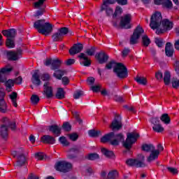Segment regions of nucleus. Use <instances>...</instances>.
Returning <instances> with one entry per match:
<instances>
[{
	"mask_svg": "<svg viewBox=\"0 0 179 179\" xmlns=\"http://www.w3.org/2000/svg\"><path fill=\"white\" fill-rule=\"evenodd\" d=\"M114 65L115 66L113 69V72L116 73L118 78H120V79L127 78L128 70L122 63H115L114 60H112L106 64L105 68L106 69H112Z\"/></svg>",
	"mask_w": 179,
	"mask_h": 179,
	"instance_id": "obj_1",
	"label": "nucleus"
},
{
	"mask_svg": "<svg viewBox=\"0 0 179 179\" xmlns=\"http://www.w3.org/2000/svg\"><path fill=\"white\" fill-rule=\"evenodd\" d=\"M1 122L0 136L3 139H7L9 136V128L11 131H16V122L15 121H10L8 117H3Z\"/></svg>",
	"mask_w": 179,
	"mask_h": 179,
	"instance_id": "obj_2",
	"label": "nucleus"
},
{
	"mask_svg": "<svg viewBox=\"0 0 179 179\" xmlns=\"http://www.w3.org/2000/svg\"><path fill=\"white\" fill-rule=\"evenodd\" d=\"M34 29H36L41 34L48 36L52 31V24L45 22V20H38L34 23Z\"/></svg>",
	"mask_w": 179,
	"mask_h": 179,
	"instance_id": "obj_3",
	"label": "nucleus"
},
{
	"mask_svg": "<svg viewBox=\"0 0 179 179\" xmlns=\"http://www.w3.org/2000/svg\"><path fill=\"white\" fill-rule=\"evenodd\" d=\"M3 36L7 37L6 45L8 48H15V37H16V29H11L2 31Z\"/></svg>",
	"mask_w": 179,
	"mask_h": 179,
	"instance_id": "obj_4",
	"label": "nucleus"
},
{
	"mask_svg": "<svg viewBox=\"0 0 179 179\" xmlns=\"http://www.w3.org/2000/svg\"><path fill=\"white\" fill-rule=\"evenodd\" d=\"M142 150L144 152H150L149 157L147 158V162L151 163L159 157V151L155 150V146L152 144H143L141 147Z\"/></svg>",
	"mask_w": 179,
	"mask_h": 179,
	"instance_id": "obj_5",
	"label": "nucleus"
},
{
	"mask_svg": "<svg viewBox=\"0 0 179 179\" xmlns=\"http://www.w3.org/2000/svg\"><path fill=\"white\" fill-rule=\"evenodd\" d=\"M127 166H131L134 167H146V164H145V156L140 154L137 159H129L126 161Z\"/></svg>",
	"mask_w": 179,
	"mask_h": 179,
	"instance_id": "obj_6",
	"label": "nucleus"
},
{
	"mask_svg": "<svg viewBox=\"0 0 179 179\" xmlns=\"http://www.w3.org/2000/svg\"><path fill=\"white\" fill-rule=\"evenodd\" d=\"M138 138H139V134L131 132L127 134V138L126 141L123 142V146L127 150H129L132 148V145L138 141Z\"/></svg>",
	"mask_w": 179,
	"mask_h": 179,
	"instance_id": "obj_7",
	"label": "nucleus"
},
{
	"mask_svg": "<svg viewBox=\"0 0 179 179\" xmlns=\"http://www.w3.org/2000/svg\"><path fill=\"white\" fill-rule=\"evenodd\" d=\"M162 20H163V17H162V13L160 12H155L150 19V27L152 30H156V29L160 27L162 24Z\"/></svg>",
	"mask_w": 179,
	"mask_h": 179,
	"instance_id": "obj_8",
	"label": "nucleus"
},
{
	"mask_svg": "<svg viewBox=\"0 0 179 179\" xmlns=\"http://www.w3.org/2000/svg\"><path fill=\"white\" fill-rule=\"evenodd\" d=\"M55 169L62 173H68L72 169V164L66 161H60L55 164Z\"/></svg>",
	"mask_w": 179,
	"mask_h": 179,
	"instance_id": "obj_9",
	"label": "nucleus"
},
{
	"mask_svg": "<svg viewBox=\"0 0 179 179\" xmlns=\"http://www.w3.org/2000/svg\"><path fill=\"white\" fill-rule=\"evenodd\" d=\"M143 28L141 27H137L136 29L134 30L133 35L130 38V44L134 45V44H137L138 40L141 38V36L142 34L144 33Z\"/></svg>",
	"mask_w": 179,
	"mask_h": 179,
	"instance_id": "obj_10",
	"label": "nucleus"
},
{
	"mask_svg": "<svg viewBox=\"0 0 179 179\" xmlns=\"http://www.w3.org/2000/svg\"><path fill=\"white\" fill-rule=\"evenodd\" d=\"M8 112V105L5 101V90L0 88V113H5Z\"/></svg>",
	"mask_w": 179,
	"mask_h": 179,
	"instance_id": "obj_11",
	"label": "nucleus"
},
{
	"mask_svg": "<svg viewBox=\"0 0 179 179\" xmlns=\"http://www.w3.org/2000/svg\"><path fill=\"white\" fill-rule=\"evenodd\" d=\"M112 131H120L122 128V122L121 121V117L118 115H115V118L110 125Z\"/></svg>",
	"mask_w": 179,
	"mask_h": 179,
	"instance_id": "obj_12",
	"label": "nucleus"
},
{
	"mask_svg": "<svg viewBox=\"0 0 179 179\" xmlns=\"http://www.w3.org/2000/svg\"><path fill=\"white\" fill-rule=\"evenodd\" d=\"M162 29H161L157 30V33H158V34H163L164 31H167L168 30H171V29H173L174 27V24L168 19H165L162 21Z\"/></svg>",
	"mask_w": 179,
	"mask_h": 179,
	"instance_id": "obj_13",
	"label": "nucleus"
},
{
	"mask_svg": "<svg viewBox=\"0 0 179 179\" xmlns=\"http://www.w3.org/2000/svg\"><path fill=\"white\" fill-rule=\"evenodd\" d=\"M43 94L47 99L54 97V91L50 82H46L43 85Z\"/></svg>",
	"mask_w": 179,
	"mask_h": 179,
	"instance_id": "obj_14",
	"label": "nucleus"
},
{
	"mask_svg": "<svg viewBox=\"0 0 179 179\" xmlns=\"http://www.w3.org/2000/svg\"><path fill=\"white\" fill-rule=\"evenodd\" d=\"M131 16L130 14H127L124 16L122 17L120 21V26L122 29H131L129 23H131Z\"/></svg>",
	"mask_w": 179,
	"mask_h": 179,
	"instance_id": "obj_15",
	"label": "nucleus"
},
{
	"mask_svg": "<svg viewBox=\"0 0 179 179\" xmlns=\"http://www.w3.org/2000/svg\"><path fill=\"white\" fill-rule=\"evenodd\" d=\"M20 55H22V49H18L16 52H8L7 53L8 59L10 61H17Z\"/></svg>",
	"mask_w": 179,
	"mask_h": 179,
	"instance_id": "obj_16",
	"label": "nucleus"
},
{
	"mask_svg": "<svg viewBox=\"0 0 179 179\" xmlns=\"http://www.w3.org/2000/svg\"><path fill=\"white\" fill-rule=\"evenodd\" d=\"M12 67H4L0 70V82H6V76L12 71Z\"/></svg>",
	"mask_w": 179,
	"mask_h": 179,
	"instance_id": "obj_17",
	"label": "nucleus"
},
{
	"mask_svg": "<svg viewBox=\"0 0 179 179\" xmlns=\"http://www.w3.org/2000/svg\"><path fill=\"white\" fill-rule=\"evenodd\" d=\"M82 50H83V45L78 43L73 45V47L69 50V52L70 55H75L76 54H79Z\"/></svg>",
	"mask_w": 179,
	"mask_h": 179,
	"instance_id": "obj_18",
	"label": "nucleus"
},
{
	"mask_svg": "<svg viewBox=\"0 0 179 179\" xmlns=\"http://www.w3.org/2000/svg\"><path fill=\"white\" fill-rule=\"evenodd\" d=\"M108 55H107V53H106L105 52H101L98 54V55H96V59H98V62H99V64H106V62H107V61H108Z\"/></svg>",
	"mask_w": 179,
	"mask_h": 179,
	"instance_id": "obj_19",
	"label": "nucleus"
},
{
	"mask_svg": "<svg viewBox=\"0 0 179 179\" xmlns=\"http://www.w3.org/2000/svg\"><path fill=\"white\" fill-rule=\"evenodd\" d=\"M41 141L43 143H48V145H54L55 143V138L50 135H44L41 138Z\"/></svg>",
	"mask_w": 179,
	"mask_h": 179,
	"instance_id": "obj_20",
	"label": "nucleus"
},
{
	"mask_svg": "<svg viewBox=\"0 0 179 179\" xmlns=\"http://www.w3.org/2000/svg\"><path fill=\"white\" fill-rule=\"evenodd\" d=\"M48 130L56 136H59L61 135V129L57 124L49 126Z\"/></svg>",
	"mask_w": 179,
	"mask_h": 179,
	"instance_id": "obj_21",
	"label": "nucleus"
},
{
	"mask_svg": "<svg viewBox=\"0 0 179 179\" xmlns=\"http://www.w3.org/2000/svg\"><path fill=\"white\" fill-rule=\"evenodd\" d=\"M24 164H26V156L23 154L18 155L15 166L22 167V166H24Z\"/></svg>",
	"mask_w": 179,
	"mask_h": 179,
	"instance_id": "obj_22",
	"label": "nucleus"
},
{
	"mask_svg": "<svg viewBox=\"0 0 179 179\" xmlns=\"http://www.w3.org/2000/svg\"><path fill=\"white\" fill-rule=\"evenodd\" d=\"M115 138L110 142V145L117 146L119 145L120 142L124 141V135L122 134H118L114 136Z\"/></svg>",
	"mask_w": 179,
	"mask_h": 179,
	"instance_id": "obj_23",
	"label": "nucleus"
},
{
	"mask_svg": "<svg viewBox=\"0 0 179 179\" xmlns=\"http://www.w3.org/2000/svg\"><path fill=\"white\" fill-rule=\"evenodd\" d=\"M114 132H110L101 138V143H107V142L111 143L113 139H114Z\"/></svg>",
	"mask_w": 179,
	"mask_h": 179,
	"instance_id": "obj_24",
	"label": "nucleus"
},
{
	"mask_svg": "<svg viewBox=\"0 0 179 179\" xmlns=\"http://www.w3.org/2000/svg\"><path fill=\"white\" fill-rule=\"evenodd\" d=\"M165 52L167 57H173V55L174 54V48H173V45H171V43H166L165 47Z\"/></svg>",
	"mask_w": 179,
	"mask_h": 179,
	"instance_id": "obj_25",
	"label": "nucleus"
},
{
	"mask_svg": "<svg viewBox=\"0 0 179 179\" xmlns=\"http://www.w3.org/2000/svg\"><path fill=\"white\" fill-rule=\"evenodd\" d=\"M78 58H80V59H84L83 62V65H84V66H90V65H92V62L87 58V56H86L85 53H80L78 55Z\"/></svg>",
	"mask_w": 179,
	"mask_h": 179,
	"instance_id": "obj_26",
	"label": "nucleus"
},
{
	"mask_svg": "<svg viewBox=\"0 0 179 179\" xmlns=\"http://www.w3.org/2000/svg\"><path fill=\"white\" fill-rule=\"evenodd\" d=\"M31 82L33 85H35V86H40V85H41V80H40V76L38 75V73H34L31 78Z\"/></svg>",
	"mask_w": 179,
	"mask_h": 179,
	"instance_id": "obj_27",
	"label": "nucleus"
},
{
	"mask_svg": "<svg viewBox=\"0 0 179 179\" xmlns=\"http://www.w3.org/2000/svg\"><path fill=\"white\" fill-rule=\"evenodd\" d=\"M115 2L116 0H103V4L101 6L100 11L103 12V10H106L108 5H113L115 3Z\"/></svg>",
	"mask_w": 179,
	"mask_h": 179,
	"instance_id": "obj_28",
	"label": "nucleus"
},
{
	"mask_svg": "<svg viewBox=\"0 0 179 179\" xmlns=\"http://www.w3.org/2000/svg\"><path fill=\"white\" fill-rule=\"evenodd\" d=\"M62 64V61L59 60V59H55L52 62L51 69H52V71H55L59 69Z\"/></svg>",
	"mask_w": 179,
	"mask_h": 179,
	"instance_id": "obj_29",
	"label": "nucleus"
},
{
	"mask_svg": "<svg viewBox=\"0 0 179 179\" xmlns=\"http://www.w3.org/2000/svg\"><path fill=\"white\" fill-rule=\"evenodd\" d=\"M66 70H57V71H55V72L53 73V76H55L56 79H59V80H61L64 75H66Z\"/></svg>",
	"mask_w": 179,
	"mask_h": 179,
	"instance_id": "obj_30",
	"label": "nucleus"
},
{
	"mask_svg": "<svg viewBox=\"0 0 179 179\" xmlns=\"http://www.w3.org/2000/svg\"><path fill=\"white\" fill-rule=\"evenodd\" d=\"M136 82L138 83V85H143V86L146 85L148 84V80L145 77H141L137 76L135 78Z\"/></svg>",
	"mask_w": 179,
	"mask_h": 179,
	"instance_id": "obj_31",
	"label": "nucleus"
},
{
	"mask_svg": "<svg viewBox=\"0 0 179 179\" xmlns=\"http://www.w3.org/2000/svg\"><path fill=\"white\" fill-rule=\"evenodd\" d=\"M10 99L14 107H17V93L13 92L10 94Z\"/></svg>",
	"mask_w": 179,
	"mask_h": 179,
	"instance_id": "obj_32",
	"label": "nucleus"
},
{
	"mask_svg": "<svg viewBox=\"0 0 179 179\" xmlns=\"http://www.w3.org/2000/svg\"><path fill=\"white\" fill-rule=\"evenodd\" d=\"M160 120L164 124H166V125H169L170 124L171 119L170 118V116H169V114L164 113L161 117Z\"/></svg>",
	"mask_w": 179,
	"mask_h": 179,
	"instance_id": "obj_33",
	"label": "nucleus"
},
{
	"mask_svg": "<svg viewBox=\"0 0 179 179\" xmlns=\"http://www.w3.org/2000/svg\"><path fill=\"white\" fill-rule=\"evenodd\" d=\"M47 0H38V1L34 3V7L35 9H41V8H45V6L44 5V2Z\"/></svg>",
	"mask_w": 179,
	"mask_h": 179,
	"instance_id": "obj_34",
	"label": "nucleus"
},
{
	"mask_svg": "<svg viewBox=\"0 0 179 179\" xmlns=\"http://www.w3.org/2000/svg\"><path fill=\"white\" fill-rule=\"evenodd\" d=\"M171 79V75L170 74V72L165 71L164 74V82L166 86H169V85H170Z\"/></svg>",
	"mask_w": 179,
	"mask_h": 179,
	"instance_id": "obj_35",
	"label": "nucleus"
},
{
	"mask_svg": "<svg viewBox=\"0 0 179 179\" xmlns=\"http://www.w3.org/2000/svg\"><path fill=\"white\" fill-rule=\"evenodd\" d=\"M56 99H59V100L65 99V91H64V89L58 88L56 93Z\"/></svg>",
	"mask_w": 179,
	"mask_h": 179,
	"instance_id": "obj_36",
	"label": "nucleus"
},
{
	"mask_svg": "<svg viewBox=\"0 0 179 179\" xmlns=\"http://www.w3.org/2000/svg\"><path fill=\"white\" fill-rule=\"evenodd\" d=\"M90 136L92 138H97L99 135H101V131L100 130L92 129L88 131Z\"/></svg>",
	"mask_w": 179,
	"mask_h": 179,
	"instance_id": "obj_37",
	"label": "nucleus"
},
{
	"mask_svg": "<svg viewBox=\"0 0 179 179\" xmlns=\"http://www.w3.org/2000/svg\"><path fill=\"white\" fill-rule=\"evenodd\" d=\"M101 152L106 157H113V156H114V152H113V151H109L108 150H107L104 148L101 149Z\"/></svg>",
	"mask_w": 179,
	"mask_h": 179,
	"instance_id": "obj_38",
	"label": "nucleus"
},
{
	"mask_svg": "<svg viewBox=\"0 0 179 179\" xmlns=\"http://www.w3.org/2000/svg\"><path fill=\"white\" fill-rule=\"evenodd\" d=\"M52 38L53 39V41H62L64 36L57 31L52 35Z\"/></svg>",
	"mask_w": 179,
	"mask_h": 179,
	"instance_id": "obj_39",
	"label": "nucleus"
},
{
	"mask_svg": "<svg viewBox=\"0 0 179 179\" xmlns=\"http://www.w3.org/2000/svg\"><path fill=\"white\" fill-rule=\"evenodd\" d=\"M142 43H143V45L144 47H148L149 46V44H150V39L149 38L148 35L143 36Z\"/></svg>",
	"mask_w": 179,
	"mask_h": 179,
	"instance_id": "obj_40",
	"label": "nucleus"
},
{
	"mask_svg": "<svg viewBox=\"0 0 179 179\" xmlns=\"http://www.w3.org/2000/svg\"><path fill=\"white\" fill-rule=\"evenodd\" d=\"M14 85H15V82L13 80H8V81H6V87L7 92H10Z\"/></svg>",
	"mask_w": 179,
	"mask_h": 179,
	"instance_id": "obj_41",
	"label": "nucleus"
},
{
	"mask_svg": "<svg viewBox=\"0 0 179 179\" xmlns=\"http://www.w3.org/2000/svg\"><path fill=\"white\" fill-rule=\"evenodd\" d=\"M162 6L166 8V9H171L173 8V2L171 0H165L162 3Z\"/></svg>",
	"mask_w": 179,
	"mask_h": 179,
	"instance_id": "obj_42",
	"label": "nucleus"
},
{
	"mask_svg": "<svg viewBox=\"0 0 179 179\" xmlns=\"http://www.w3.org/2000/svg\"><path fill=\"white\" fill-rule=\"evenodd\" d=\"M165 43L166 42H164V40L162 38H155V44H157V47H159V48H162V47L164 45Z\"/></svg>",
	"mask_w": 179,
	"mask_h": 179,
	"instance_id": "obj_43",
	"label": "nucleus"
},
{
	"mask_svg": "<svg viewBox=\"0 0 179 179\" xmlns=\"http://www.w3.org/2000/svg\"><path fill=\"white\" fill-rule=\"evenodd\" d=\"M152 129L155 132H163L164 131V128L160 124L153 126Z\"/></svg>",
	"mask_w": 179,
	"mask_h": 179,
	"instance_id": "obj_44",
	"label": "nucleus"
},
{
	"mask_svg": "<svg viewBox=\"0 0 179 179\" xmlns=\"http://www.w3.org/2000/svg\"><path fill=\"white\" fill-rule=\"evenodd\" d=\"M87 159L88 160H97L98 159H100V156L96 153H91L88 155Z\"/></svg>",
	"mask_w": 179,
	"mask_h": 179,
	"instance_id": "obj_45",
	"label": "nucleus"
},
{
	"mask_svg": "<svg viewBox=\"0 0 179 179\" xmlns=\"http://www.w3.org/2000/svg\"><path fill=\"white\" fill-rule=\"evenodd\" d=\"M59 33H60V34L63 36V38H64V36H65V35H66V34H68V33H69V29H68V27H62V28H60L59 29V31H58Z\"/></svg>",
	"mask_w": 179,
	"mask_h": 179,
	"instance_id": "obj_46",
	"label": "nucleus"
},
{
	"mask_svg": "<svg viewBox=\"0 0 179 179\" xmlns=\"http://www.w3.org/2000/svg\"><path fill=\"white\" fill-rule=\"evenodd\" d=\"M59 141L63 146H69V142H68V140H66V138L64 136H62L59 138Z\"/></svg>",
	"mask_w": 179,
	"mask_h": 179,
	"instance_id": "obj_47",
	"label": "nucleus"
},
{
	"mask_svg": "<svg viewBox=\"0 0 179 179\" xmlns=\"http://www.w3.org/2000/svg\"><path fill=\"white\" fill-rule=\"evenodd\" d=\"M31 101L33 104H38V101H40V98L37 95H32L31 96Z\"/></svg>",
	"mask_w": 179,
	"mask_h": 179,
	"instance_id": "obj_48",
	"label": "nucleus"
},
{
	"mask_svg": "<svg viewBox=\"0 0 179 179\" xmlns=\"http://www.w3.org/2000/svg\"><path fill=\"white\" fill-rule=\"evenodd\" d=\"M171 84L174 89H178L179 87V80H177V78H173Z\"/></svg>",
	"mask_w": 179,
	"mask_h": 179,
	"instance_id": "obj_49",
	"label": "nucleus"
},
{
	"mask_svg": "<svg viewBox=\"0 0 179 179\" xmlns=\"http://www.w3.org/2000/svg\"><path fill=\"white\" fill-rule=\"evenodd\" d=\"M121 13H122V8H121L120 6H117L116 7L113 17H117V15H121Z\"/></svg>",
	"mask_w": 179,
	"mask_h": 179,
	"instance_id": "obj_50",
	"label": "nucleus"
},
{
	"mask_svg": "<svg viewBox=\"0 0 179 179\" xmlns=\"http://www.w3.org/2000/svg\"><path fill=\"white\" fill-rule=\"evenodd\" d=\"M75 62H76L75 59H68L64 62V64L65 65H66V66H71L73 65Z\"/></svg>",
	"mask_w": 179,
	"mask_h": 179,
	"instance_id": "obj_51",
	"label": "nucleus"
},
{
	"mask_svg": "<svg viewBox=\"0 0 179 179\" xmlns=\"http://www.w3.org/2000/svg\"><path fill=\"white\" fill-rule=\"evenodd\" d=\"M168 171H169V173H171V174L176 175V174H178V170H177V169L176 168H173V167H168L167 168Z\"/></svg>",
	"mask_w": 179,
	"mask_h": 179,
	"instance_id": "obj_52",
	"label": "nucleus"
},
{
	"mask_svg": "<svg viewBox=\"0 0 179 179\" xmlns=\"http://www.w3.org/2000/svg\"><path fill=\"white\" fill-rule=\"evenodd\" d=\"M78 138H79V136L76 133L69 134V138L71 139V141H78Z\"/></svg>",
	"mask_w": 179,
	"mask_h": 179,
	"instance_id": "obj_53",
	"label": "nucleus"
},
{
	"mask_svg": "<svg viewBox=\"0 0 179 179\" xmlns=\"http://www.w3.org/2000/svg\"><path fill=\"white\" fill-rule=\"evenodd\" d=\"M81 96H83V92L82 91H77L73 94V98L76 99H80Z\"/></svg>",
	"mask_w": 179,
	"mask_h": 179,
	"instance_id": "obj_54",
	"label": "nucleus"
},
{
	"mask_svg": "<svg viewBox=\"0 0 179 179\" xmlns=\"http://www.w3.org/2000/svg\"><path fill=\"white\" fill-rule=\"evenodd\" d=\"M62 128L64 131H71V124H69V122H64L62 125Z\"/></svg>",
	"mask_w": 179,
	"mask_h": 179,
	"instance_id": "obj_55",
	"label": "nucleus"
},
{
	"mask_svg": "<svg viewBox=\"0 0 179 179\" xmlns=\"http://www.w3.org/2000/svg\"><path fill=\"white\" fill-rule=\"evenodd\" d=\"M151 122L154 126L159 125V124H160V120H159V117H152L151 118Z\"/></svg>",
	"mask_w": 179,
	"mask_h": 179,
	"instance_id": "obj_56",
	"label": "nucleus"
},
{
	"mask_svg": "<svg viewBox=\"0 0 179 179\" xmlns=\"http://www.w3.org/2000/svg\"><path fill=\"white\" fill-rule=\"evenodd\" d=\"M41 78L42 79V80L47 82L50 80V74L48 73H44L41 76Z\"/></svg>",
	"mask_w": 179,
	"mask_h": 179,
	"instance_id": "obj_57",
	"label": "nucleus"
},
{
	"mask_svg": "<svg viewBox=\"0 0 179 179\" xmlns=\"http://www.w3.org/2000/svg\"><path fill=\"white\" fill-rule=\"evenodd\" d=\"M105 10L106 12L107 16H111V15H113V13H114V10H113V8L108 7V6L106 7Z\"/></svg>",
	"mask_w": 179,
	"mask_h": 179,
	"instance_id": "obj_58",
	"label": "nucleus"
},
{
	"mask_svg": "<svg viewBox=\"0 0 179 179\" xmlns=\"http://www.w3.org/2000/svg\"><path fill=\"white\" fill-rule=\"evenodd\" d=\"M35 157L37 160H43L44 159V154L43 152H38L35 154Z\"/></svg>",
	"mask_w": 179,
	"mask_h": 179,
	"instance_id": "obj_59",
	"label": "nucleus"
},
{
	"mask_svg": "<svg viewBox=\"0 0 179 179\" xmlns=\"http://www.w3.org/2000/svg\"><path fill=\"white\" fill-rule=\"evenodd\" d=\"M155 78L157 80H162V79H163V73L160 71H157L155 73Z\"/></svg>",
	"mask_w": 179,
	"mask_h": 179,
	"instance_id": "obj_60",
	"label": "nucleus"
},
{
	"mask_svg": "<svg viewBox=\"0 0 179 179\" xmlns=\"http://www.w3.org/2000/svg\"><path fill=\"white\" fill-rule=\"evenodd\" d=\"M101 88V86H100V85H94V86L91 87L92 92H94L95 93L97 92H100Z\"/></svg>",
	"mask_w": 179,
	"mask_h": 179,
	"instance_id": "obj_61",
	"label": "nucleus"
},
{
	"mask_svg": "<svg viewBox=\"0 0 179 179\" xmlns=\"http://www.w3.org/2000/svg\"><path fill=\"white\" fill-rule=\"evenodd\" d=\"M86 54L90 56L94 55V48H91L90 49H87Z\"/></svg>",
	"mask_w": 179,
	"mask_h": 179,
	"instance_id": "obj_62",
	"label": "nucleus"
},
{
	"mask_svg": "<svg viewBox=\"0 0 179 179\" xmlns=\"http://www.w3.org/2000/svg\"><path fill=\"white\" fill-rule=\"evenodd\" d=\"M114 100L115 101H119L120 103H122L124 101V98H122V96H120L118 95H115Z\"/></svg>",
	"mask_w": 179,
	"mask_h": 179,
	"instance_id": "obj_63",
	"label": "nucleus"
},
{
	"mask_svg": "<svg viewBox=\"0 0 179 179\" xmlns=\"http://www.w3.org/2000/svg\"><path fill=\"white\" fill-rule=\"evenodd\" d=\"M174 66H175L176 72H177V74L179 75V61L178 60H177L175 62Z\"/></svg>",
	"mask_w": 179,
	"mask_h": 179,
	"instance_id": "obj_64",
	"label": "nucleus"
}]
</instances>
